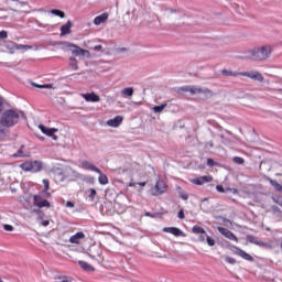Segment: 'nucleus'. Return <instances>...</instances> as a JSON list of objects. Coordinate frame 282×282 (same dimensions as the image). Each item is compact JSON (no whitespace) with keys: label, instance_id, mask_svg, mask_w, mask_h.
I'll use <instances>...</instances> for the list:
<instances>
[{"label":"nucleus","instance_id":"nucleus-8","mask_svg":"<svg viewBox=\"0 0 282 282\" xmlns=\"http://www.w3.org/2000/svg\"><path fill=\"white\" fill-rule=\"evenodd\" d=\"M140 171V165L133 164L132 167L130 169H119L118 173L119 175H127V177H135V173H139Z\"/></svg>","mask_w":282,"mask_h":282},{"label":"nucleus","instance_id":"nucleus-49","mask_svg":"<svg viewBox=\"0 0 282 282\" xmlns=\"http://www.w3.org/2000/svg\"><path fill=\"white\" fill-rule=\"evenodd\" d=\"M177 217H178V219H184V218H185V216H184V209H181V210L178 212Z\"/></svg>","mask_w":282,"mask_h":282},{"label":"nucleus","instance_id":"nucleus-7","mask_svg":"<svg viewBox=\"0 0 282 282\" xmlns=\"http://www.w3.org/2000/svg\"><path fill=\"white\" fill-rule=\"evenodd\" d=\"M23 171H31L32 173H36L43 169V164L39 161L25 162L21 165Z\"/></svg>","mask_w":282,"mask_h":282},{"label":"nucleus","instance_id":"nucleus-11","mask_svg":"<svg viewBox=\"0 0 282 282\" xmlns=\"http://www.w3.org/2000/svg\"><path fill=\"white\" fill-rule=\"evenodd\" d=\"M217 230L218 232H220V235H223V237H226V239H229V241H236V243L239 241L237 236H235V234L228 230L227 228L217 227Z\"/></svg>","mask_w":282,"mask_h":282},{"label":"nucleus","instance_id":"nucleus-60","mask_svg":"<svg viewBox=\"0 0 282 282\" xmlns=\"http://www.w3.org/2000/svg\"><path fill=\"white\" fill-rule=\"evenodd\" d=\"M203 202H208V198H204Z\"/></svg>","mask_w":282,"mask_h":282},{"label":"nucleus","instance_id":"nucleus-32","mask_svg":"<svg viewBox=\"0 0 282 282\" xmlns=\"http://www.w3.org/2000/svg\"><path fill=\"white\" fill-rule=\"evenodd\" d=\"M51 14H54L55 17H59V19H65V12L58 10V9H52Z\"/></svg>","mask_w":282,"mask_h":282},{"label":"nucleus","instance_id":"nucleus-24","mask_svg":"<svg viewBox=\"0 0 282 282\" xmlns=\"http://www.w3.org/2000/svg\"><path fill=\"white\" fill-rule=\"evenodd\" d=\"M99 177H98V182L99 184H101L102 186L109 184V178L107 177V174H104L102 171H100V173H98Z\"/></svg>","mask_w":282,"mask_h":282},{"label":"nucleus","instance_id":"nucleus-55","mask_svg":"<svg viewBox=\"0 0 282 282\" xmlns=\"http://www.w3.org/2000/svg\"><path fill=\"white\" fill-rule=\"evenodd\" d=\"M231 193H234V195H237L239 193V191H237V188H230L229 189Z\"/></svg>","mask_w":282,"mask_h":282},{"label":"nucleus","instance_id":"nucleus-26","mask_svg":"<svg viewBox=\"0 0 282 282\" xmlns=\"http://www.w3.org/2000/svg\"><path fill=\"white\" fill-rule=\"evenodd\" d=\"M121 95L123 96V98H131L133 96V88L132 87L123 88L121 90Z\"/></svg>","mask_w":282,"mask_h":282},{"label":"nucleus","instance_id":"nucleus-9","mask_svg":"<svg viewBox=\"0 0 282 282\" xmlns=\"http://www.w3.org/2000/svg\"><path fill=\"white\" fill-rule=\"evenodd\" d=\"M240 76H246L247 78H251V80H257L258 83H263V75L258 70L242 72Z\"/></svg>","mask_w":282,"mask_h":282},{"label":"nucleus","instance_id":"nucleus-23","mask_svg":"<svg viewBox=\"0 0 282 282\" xmlns=\"http://www.w3.org/2000/svg\"><path fill=\"white\" fill-rule=\"evenodd\" d=\"M78 265H80V268L83 270H85L86 272H94V267H91V264H89L83 260L78 261Z\"/></svg>","mask_w":282,"mask_h":282},{"label":"nucleus","instance_id":"nucleus-57","mask_svg":"<svg viewBox=\"0 0 282 282\" xmlns=\"http://www.w3.org/2000/svg\"><path fill=\"white\" fill-rule=\"evenodd\" d=\"M137 184H139V186H147V182H141V183H137Z\"/></svg>","mask_w":282,"mask_h":282},{"label":"nucleus","instance_id":"nucleus-36","mask_svg":"<svg viewBox=\"0 0 282 282\" xmlns=\"http://www.w3.org/2000/svg\"><path fill=\"white\" fill-rule=\"evenodd\" d=\"M70 67L76 72L78 69V62L76 61V57H70Z\"/></svg>","mask_w":282,"mask_h":282},{"label":"nucleus","instance_id":"nucleus-17","mask_svg":"<svg viewBox=\"0 0 282 282\" xmlns=\"http://www.w3.org/2000/svg\"><path fill=\"white\" fill-rule=\"evenodd\" d=\"M82 97L86 102H100V97L96 93L83 94Z\"/></svg>","mask_w":282,"mask_h":282},{"label":"nucleus","instance_id":"nucleus-50","mask_svg":"<svg viewBox=\"0 0 282 282\" xmlns=\"http://www.w3.org/2000/svg\"><path fill=\"white\" fill-rule=\"evenodd\" d=\"M214 165H215V161L213 159H208L207 166H214Z\"/></svg>","mask_w":282,"mask_h":282},{"label":"nucleus","instance_id":"nucleus-40","mask_svg":"<svg viewBox=\"0 0 282 282\" xmlns=\"http://www.w3.org/2000/svg\"><path fill=\"white\" fill-rule=\"evenodd\" d=\"M232 162H235V164H243L245 160L241 156H235Z\"/></svg>","mask_w":282,"mask_h":282},{"label":"nucleus","instance_id":"nucleus-33","mask_svg":"<svg viewBox=\"0 0 282 282\" xmlns=\"http://www.w3.org/2000/svg\"><path fill=\"white\" fill-rule=\"evenodd\" d=\"M269 182L271 184V186H273V188L278 192H282V185L279 184V182L274 181V180H271L269 178Z\"/></svg>","mask_w":282,"mask_h":282},{"label":"nucleus","instance_id":"nucleus-3","mask_svg":"<svg viewBox=\"0 0 282 282\" xmlns=\"http://www.w3.org/2000/svg\"><path fill=\"white\" fill-rule=\"evenodd\" d=\"M2 47H4L6 52H9V54H14L17 50H32V46L25 45V44H17L12 41H7L3 43Z\"/></svg>","mask_w":282,"mask_h":282},{"label":"nucleus","instance_id":"nucleus-46","mask_svg":"<svg viewBox=\"0 0 282 282\" xmlns=\"http://www.w3.org/2000/svg\"><path fill=\"white\" fill-rule=\"evenodd\" d=\"M90 194H89V197L90 199H94L96 197V191L94 188H90Z\"/></svg>","mask_w":282,"mask_h":282},{"label":"nucleus","instance_id":"nucleus-16","mask_svg":"<svg viewBox=\"0 0 282 282\" xmlns=\"http://www.w3.org/2000/svg\"><path fill=\"white\" fill-rule=\"evenodd\" d=\"M213 180V176H199L197 178L192 180V184L196 186H203V184H208Z\"/></svg>","mask_w":282,"mask_h":282},{"label":"nucleus","instance_id":"nucleus-31","mask_svg":"<svg viewBox=\"0 0 282 282\" xmlns=\"http://www.w3.org/2000/svg\"><path fill=\"white\" fill-rule=\"evenodd\" d=\"M167 105L169 104L164 102L161 106L153 107L154 113H162V111H164V109H166Z\"/></svg>","mask_w":282,"mask_h":282},{"label":"nucleus","instance_id":"nucleus-1","mask_svg":"<svg viewBox=\"0 0 282 282\" xmlns=\"http://www.w3.org/2000/svg\"><path fill=\"white\" fill-rule=\"evenodd\" d=\"M19 111L14 109H9L2 112L0 117V124L1 127H6L7 129H10L19 123L20 120Z\"/></svg>","mask_w":282,"mask_h":282},{"label":"nucleus","instance_id":"nucleus-52","mask_svg":"<svg viewBox=\"0 0 282 282\" xmlns=\"http://www.w3.org/2000/svg\"><path fill=\"white\" fill-rule=\"evenodd\" d=\"M128 186H130L131 188H135V186H138V183L132 181L128 184Z\"/></svg>","mask_w":282,"mask_h":282},{"label":"nucleus","instance_id":"nucleus-37","mask_svg":"<svg viewBox=\"0 0 282 282\" xmlns=\"http://www.w3.org/2000/svg\"><path fill=\"white\" fill-rule=\"evenodd\" d=\"M178 197H181V199H184L186 202V199H188V194L184 193L182 188H178Z\"/></svg>","mask_w":282,"mask_h":282},{"label":"nucleus","instance_id":"nucleus-10","mask_svg":"<svg viewBox=\"0 0 282 282\" xmlns=\"http://www.w3.org/2000/svg\"><path fill=\"white\" fill-rule=\"evenodd\" d=\"M40 131L44 133V135H48V138H52L53 140H58V137L54 133H58V129L56 128H47L44 124L39 126Z\"/></svg>","mask_w":282,"mask_h":282},{"label":"nucleus","instance_id":"nucleus-4","mask_svg":"<svg viewBox=\"0 0 282 282\" xmlns=\"http://www.w3.org/2000/svg\"><path fill=\"white\" fill-rule=\"evenodd\" d=\"M169 191V185L162 180L156 181L155 185L150 189V194L153 197H160V195H164Z\"/></svg>","mask_w":282,"mask_h":282},{"label":"nucleus","instance_id":"nucleus-15","mask_svg":"<svg viewBox=\"0 0 282 282\" xmlns=\"http://www.w3.org/2000/svg\"><path fill=\"white\" fill-rule=\"evenodd\" d=\"M123 120H124V117L116 116L115 118L107 121V126L112 127L113 129H117V127L122 124Z\"/></svg>","mask_w":282,"mask_h":282},{"label":"nucleus","instance_id":"nucleus-58","mask_svg":"<svg viewBox=\"0 0 282 282\" xmlns=\"http://www.w3.org/2000/svg\"><path fill=\"white\" fill-rule=\"evenodd\" d=\"M276 177H282V172L275 174Z\"/></svg>","mask_w":282,"mask_h":282},{"label":"nucleus","instance_id":"nucleus-29","mask_svg":"<svg viewBox=\"0 0 282 282\" xmlns=\"http://www.w3.org/2000/svg\"><path fill=\"white\" fill-rule=\"evenodd\" d=\"M221 74L224 76H234V77L241 76V73H239V72H231V70H228V69H223Z\"/></svg>","mask_w":282,"mask_h":282},{"label":"nucleus","instance_id":"nucleus-51","mask_svg":"<svg viewBox=\"0 0 282 282\" xmlns=\"http://www.w3.org/2000/svg\"><path fill=\"white\" fill-rule=\"evenodd\" d=\"M41 226H44V227L50 226V220H42Z\"/></svg>","mask_w":282,"mask_h":282},{"label":"nucleus","instance_id":"nucleus-13","mask_svg":"<svg viewBox=\"0 0 282 282\" xmlns=\"http://www.w3.org/2000/svg\"><path fill=\"white\" fill-rule=\"evenodd\" d=\"M80 166L85 171H94L95 173H100V169L96 167V165H94V163H91V162H89L87 160L80 161Z\"/></svg>","mask_w":282,"mask_h":282},{"label":"nucleus","instance_id":"nucleus-38","mask_svg":"<svg viewBox=\"0 0 282 282\" xmlns=\"http://www.w3.org/2000/svg\"><path fill=\"white\" fill-rule=\"evenodd\" d=\"M225 261L230 265H235L237 263V260H235V258H230L228 256L225 257Z\"/></svg>","mask_w":282,"mask_h":282},{"label":"nucleus","instance_id":"nucleus-44","mask_svg":"<svg viewBox=\"0 0 282 282\" xmlns=\"http://www.w3.org/2000/svg\"><path fill=\"white\" fill-rule=\"evenodd\" d=\"M4 230H7V232H12V230H14V227L12 225H3Z\"/></svg>","mask_w":282,"mask_h":282},{"label":"nucleus","instance_id":"nucleus-2","mask_svg":"<svg viewBox=\"0 0 282 282\" xmlns=\"http://www.w3.org/2000/svg\"><path fill=\"white\" fill-rule=\"evenodd\" d=\"M251 54L257 61H265V58H269L272 54V46L264 45L262 47L251 51Z\"/></svg>","mask_w":282,"mask_h":282},{"label":"nucleus","instance_id":"nucleus-27","mask_svg":"<svg viewBox=\"0 0 282 282\" xmlns=\"http://www.w3.org/2000/svg\"><path fill=\"white\" fill-rule=\"evenodd\" d=\"M192 231L195 235H206V230L203 227L197 226V225L192 228Z\"/></svg>","mask_w":282,"mask_h":282},{"label":"nucleus","instance_id":"nucleus-28","mask_svg":"<svg viewBox=\"0 0 282 282\" xmlns=\"http://www.w3.org/2000/svg\"><path fill=\"white\" fill-rule=\"evenodd\" d=\"M171 14H178L180 17H184V14H181L180 11L172 9V8H165V15L171 17Z\"/></svg>","mask_w":282,"mask_h":282},{"label":"nucleus","instance_id":"nucleus-47","mask_svg":"<svg viewBox=\"0 0 282 282\" xmlns=\"http://www.w3.org/2000/svg\"><path fill=\"white\" fill-rule=\"evenodd\" d=\"M0 39H8V32L7 31H1L0 32Z\"/></svg>","mask_w":282,"mask_h":282},{"label":"nucleus","instance_id":"nucleus-22","mask_svg":"<svg viewBox=\"0 0 282 282\" xmlns=\"http://www.w3.org/2000/svg\"><path fill=\"white\" fill-rule=\"evenodd\" d=\"M109 19V14L102 13L94 19L95 25H101V23H105Z\"/></svg>","mask_w":282,"mask_h":282},{"label":"nucleus","instance_id":"nucleus-45","mask_svg":"<svg viewBox=\"0 0 282 282\" xmlns=\"http://www.w3.org/2000/svg\"><path fill=\"white\" fill-rule=\"evenodd\" d=\"M91 50H94L95 52H102V45L93 46Z\"/></svg>","mask_w":282,"mask_h":282},{"label":"nucleus","instance_id":"nucleus-35","mask_svg":"<svg viewBox=\"0 0 282 282\" xmlns=\"http://www.w3.org/2000/svg\"><path fill=\"white\" fill-rule=\"evenodd\" d=\"M55 282H72L67 275H57Z\"/></svg>","mask_w":282,"mask_h":282},{"label":"nucleus","instance_id":"nucleus-21","mask_svg":"<svg viewBox=\"0 0 282 282\" xmlns=\"http://www.w3.org/2000/svg\"><path fill=\"white\" fill-rule=\"evenodd\" d=\"M66 34H72V21H67L66 24L61 26V36H66Z\"/></svg>","mask_w":282,"mask_h":282},{"label":"nucleus","instance_id":"nucleus-59","mask_svg":"<svg viewBox=\"0 0 282 282\" xmlns=\"http://www.w3.org/2000/svg\"><path fill=\"white\" fill-rule=\"evenodd\" d=\"M145 215H147V217H151V214H150V213H147Z\"/></svg>","mask_w":282,"mask_h":282},{"label":"nucleus","instance_id":"nucleus-39","mask_svg":"<svg viewBox=\"0 0 282 282\" xmlns=\"http://www.w3.org/2000/svg\"><path fill=\"white\" fill-rule=\"evenodd\" d=\"M34 87H37L39 89H52V84H47V85H36V84H34Z\"/></svg>","mask_w":282,"mask_h":282},{"label":"nucleus","instance_id":"nucleus-6","mask_svg":"<svg viewBox=\"0 0 282 282\" xmlns=\"http://www.w3.org/2000/svg\"><path fill=\"white\" fill-rule=\"evenodd\" d=\"M178 91H188L192 96H196L197 94H210V90L199 86H183L178 88Z\"/></svg>","mask_w":282,"mask_h":282},{"label":"nucleus","instance_id":"nucleus-48","mask_svg":"<svg viewBox=\"0 0 282 282\" xmlns=\"http://www.w3.org/2000/svg\"><path fill=\"white\" fill-rule=\"evenodd\" d=\"M216 189L218 191V193H226V189H224V186L221 185H217Z\"/></svg>","mask_w":282,"mask_h":282},{"label":"nucleus","instance_id":"nucleus-25","mask_svg":"<svg viewBox=\"0 0 282 282\" xmlns=\"http://www.w3.org/2000/svg\"><path fill=\"white\" fill-rule=\"evenodd\" d=\"M44 184V189L42 191V193L45 194L46 197H52V194H50V181L47 178H44L43 181Z\"/></svg>","mask_w":282,"mask_h":282},{"label":"nucleus","instance_id":"nucleus-53","mask_svg":"<svg viewBox=\"0 0 282 282\" xmlns=\"http://www.w3.org/2000/svg\"><path fill=\"white\" fill-rule=\"evenodd\" d=\"M66 208H74V203L68 200L66 203Z\"/></svg>","mask_w":282,"mask_h":282},{"label":"nucleus","instance_id":"nucleus-5","mask_svg":"<svg viewBox=\"0 0 282 282\" xmlns=\"http://www.w3.org/2000/svg\"><path fill=\"white\" fill-rule=\"evenodd\" d=\"M47 199H50V197H47L45 193L41 192L40 194L33 196L34 206L37 208H50L52 205Z\"/></svg>","mask_w":282,"mask_h":282},{"label":"nucleus","instance_id":"nucleus-14","mask_svg":"<svg viewBox=\"0 0 282 282\" xmlns=\"http://www.w3.org/2000/svg\"><path fill=\"white\" fill-rule=\"evenodd\" d=\"M75 50L72 51V54H75V56H87V58L91 57V54L89 51L78 47L77 45H72Z\"/></svg>","mask_w":282,"mask_h":282},{"label":"nucleus","instance_id":"nucleus-43","mask_svg":"<svg viewBox=\"0 0 282 282\" xmlns=\"http://www.w3.org/2000/svg\"><path fill=\"white\" fill-rule=\"evenodd\" d=\"M25 153H23V150H19L15 154H13V158H25Z\"/></svg>","mask_w":282,"mask_h":282},{"label":"nucleus","instance_id":"nucleus-20","mask_svg":"<svg viewBox=\"0 0 282 282\" xmlns=\"http://www.w3.org/2000/svg\"><path fill=\"white\" fill-rule=\"evenodd\" d=\"M85 239V234L83 231L76 232L69 238V243H80V240Z\"/></svg>","mask_w":282,"mask_h":282},{"label":"nucleus","instance_id":"nucleus-18","mask_svg":"<svg viewBox=\"0 0 282 282\" xmlns=\"http://www.w3.org/2000/svg\"><path fill=\"white\" fill-rule=\"evenodd\" d=\"M235 254H238V257H241V259H245V261H254V258L250 256V253L243 251L240 248H235Z\"/></svg>","mask_w":282,"mask_h":282},{"label":"nucleus","instance_id":"nucleus-61","mask_svg":"<svg viewBox=\"0 0 282 282\" xmlns=\"http://www.w3.org/2000/svg\"><path fill=\"white\" fill-rule=\"evenodd\" d=\"M36 213H41V210H36Z\"/></svg>","mask_w":282,"mask_h":282},{"label":"nucleus","instance_id":"nucleus-19","mask_svg":"<svg viewBox=\"0 0 282 282\" xmlns=\"http://www.w3.org/2000/svg\"><path fill=\"white\" fill-rule=\"evenodd\" d=\"M52 171L55 175V178L58 180V182H65V173L63 172V169L54 167Z\"/></svg>","mask_w":282,"mask_h":282},{"label":"nucleus","instance_id":"nucleus-34","mask_svg":"<svg viewBox=\"0 0 282 282\" xmlns=\"http://www.w3.org/2000/svg\"><path fill=\"white\" fill-rule=\"evenodd\" d=\"M260 248H265L267 250H274V245L270 242H264L260 240V245H258Z\"/></svg>","mask_w":282,"mask_h":282},{"label":"nucleus","instance_id":"nucleus-54","mask_svg":"<svg viewBox=\"0 0 282 282\" xmlns=\"http://www.w3.org/2000/svg\"><path fill=\"white\" fill-rule=\"evenodd\" d=\"M198 241H200L202 243H204V241H206V237L199 236V237H198Z\"/></svg>","mask_w":282,"mask_h":282},{"label":"nucleus","instance_id":"nucleus-30","mask_svg":"<svg viewBox=\"0 0 282 282\" xmlns=\"http://www.w3.org/2000/svg\"><path fill=\"white\" fill-rule=\"evenodd\" d=\"M248 243H253L254 246H259L261 240L254 236H247Z\"/></svg>","mask_w":282,"mask_h":282},{"label":"nucleus","instance_id":"nucleus-42","mask_svg":"<svg viewBox=\"0 0 282 282\" xmlns=\"http://www.w3.org/2000/svg\"><path fill=\"white\" fill-rule=\"evenodd\" d=\"M73 177H76V180H83V174L76 172L75 170H72Z\"/></svg>","mask_w":282,"mask_h":282},{"label":"nucleus","instance_id":"nucleus-56","mask_svg":"<svg viewBox=\"0 0 282 282\" xmlns=\"http://www.w3.org/2000/svg\"><path fill=\"white\" fill-rule=\"evenodd\" d=\"M3 113V102L0 101V115Z\"/></svg>","mask_w":282,"mask_h":282},{"label":"nucleus","instance_id":"nucleus-41","mask_svg":"<svg viewBox=\"0 0 282 282\" xmlns=\"http://www.w3.org/2000/svg\"><path fill=\"white\" fill-rule=\"evenodd\" d=\"M206 242H207V246H215V239L210 238V236H207L206 235Z\"/></svg>","mask_w":282,"mask_h":282},{"label":"nucleus","instance_id":"nucleus-12","mask_svg":"<svg viewBox=\"0 0 282 282\" xmlns=\"http://www.w3.org/2000/svg\"><path fill=\"white\" fill-rule=\"evenodd\" d=\"M163 232H169L170 235H173L174 237H186V234L182 231V229L177 227H164L162 229Z\"/></svg>","mask_w":282,"mask_h":282}]
</instances>
